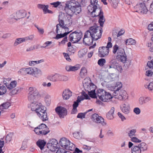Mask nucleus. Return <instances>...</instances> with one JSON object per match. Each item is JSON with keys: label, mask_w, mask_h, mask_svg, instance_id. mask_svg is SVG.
Returning a JSON list of instances; mask_svg holds the SVG:
<instances>
[{"label": "nucleus", "mask_w": 153, "mask_h": 153, "mask_svg": "<svg viewBox=\"0 0 153 153\" xmlns=\"http://www.w3.org/2000/svg\"><path fill=\"white\" fill-rule=\"evenodd\" d=\"M25 42L24 38H21L16 39L14 43V46H16L18 45Z\"/></svg>", "instance_id": "nucleus-33"}, {"label": "nucleus", "mask_w": 153, "mask_h": 153, "mask_svg": "<svg viewBox=\"0 0 153 153\" xmlns=\"http://www.w3.org/2000/svg\"><path fill=\"white\" fill-rule=\"evenodd\" d=\"M119 48L118 45H115L113 48V53L114 54H115L117 52Z\"/></svg>", "instance_id": "nucleus-47"}, {"label": "nucleus", "mask_w": 153, "mask_h": 153, "mask_svg": "<svg viewBox=\"0 0 153 153\" xmlns=\"http://www.w3.org/2000/svg\"><path fill=\"white\" fill-rule=\"evenodd\" d=\"M125 42L126 45H135L136 43L135 40L132 38H129L126 39Z\"/></svg>", "instance_id": "nucleus-32"}, {"label": "nucleus", "mask_w": 153, "mask_h": 153, "mask_svg": "<svg viewBox=\"0 0 153 153\" xmlns=\"http://www.w3.org/2000/svg\"><path fill=\"white\" fill-rule=\"evenodd\" d=\"M153 74V72L151 70H148L146 71V75L147 76H151Z\"/></svg>", "instance_id": "nucleus-61"}, {"label": "nucleus", "mask_w": 153, "mask_h": 153, "mask_svg": "<svg viewBox=\"0 0 153 153\" xmlns=\"http://www.w3.org/2000/svg\"><path fill=\"white\" fill-rule=\"evenodd\" d=\"M113 95L115 98L120 100H126L128 97L126 91L123 90H116L113 93Z\"/></svg>", "instance_id": "nucleus-10"}, {"label": "nucleus", "mask_w": 153, "mask_h": 153, "mask_svg": "<svg viewBox=\"0 0 153 153\" xmlns=\"http://www.w3.org/2000/svg\"><path fill=\"white\" fill-rule=\"evenodd\" d=\"M17 84V81L14 80L11 82L9 85H6L7 88L9 90H11L16 86Z\"/></svg>", "instance_id": "nucleus-31"}, {"label": "nucleus", "mask_w": 153, "mask_h": 153, "mask_svg": "<svg viewBox=\"0 0 153 153\" xmlns=\"http://www.w3.org/2000/svg\"><path fill=\"white\" fill-rule=\"evenodd\" d=\"M46 143V142L44 140H39L36 142L37 146L40 148L41 151L44 149V146Z\"/></svg>", "instance_id": "nucleus-27"}, {"label": "nucleus", "mask_w": 153, "mask_h": 153, "mask_svg": "<svg viewBox=\"0 0 153 153\" xmlns=\"http://www.w3.org/2000/svg\"><path fill=\"white\" fill-rule=\"evenodd\" d=\"M42 153H53V152H52L51 150H45V149H43L42 150H41Z\"/></svg>", "instance_id": "nucleus-63"}, {"label": "nucleus", "mask_w": 153, "mask_h": 153, "mask_svg": "<svg viewBox=\"0 0 153 153\" xmlns=\"http://www.w3.org/2000/svg\"><path fill=\"white\" fill-rule=\"evenodd\" d=\"M55 111L60 118H63L67 114L66 109L62 107L58 106L55 109Z\"/></svg>", "instance_id": "nucleus-17"}, {"label": "nucleus", "mask_w": 153, "mask_h": 153, "mask_svg": "<svg viewBox=\"0 0 153 153\" xmlns=\"http://www.w3.org/2000/svg\"><path fill=\"white\" fill-rule=\"evenodd\" d=\"M7 89L6 87L0 85V95H2L6 92Z\"/></svg>", "instance_id": "nucleus-38"}, {"label": "nucleus", "mask_w": 153, "mask_h": 153, "mask_svg": "<svg viewBox=\"0 0 153 153\" xmlns=\"http://www.w3.org/2000/svg\"><path fill=\"white\" fill-rule=\"evenodd\" d=\"M9 19H14L16 20H18V19L16 17V14H13L10 15V16H9Z\"/></svg>", "instance_id": "nucleus-57"}, {"label": "nucleus", "mask_w": 153, "mask_h": 153, "mask_svg": "<svg viewBox=\"0 0 153 153\" xmlns=\"http://www.w3.org/2000/svg\"><path fill=\"white\" fill-rule=\"evenodd\" d=\"M82 36L81 31L78 30L71 33L69 36V40L74 43L78 42L80 40Z\"/></svg>", "instance_id": "nucleus-9"}, {"label": "nucleus", "mask_w": 153, "mask_h": 153, "mask_svg": "<svg viewBox=\"0 0 153 153\" xmlns=\"http://www.w3.org/2000/svg\"><path fill=\"white\" fill-rule=\"evenodd\" d=\"M59 143L61 147L67 150H73L75 147L74 144L65 137H62Z\"/></svg>", "instance_id": "nucleus-8"}, {"label": "nucleus", "mask_w": 153, "mask_h": 153, "mask_svg": "<svg viewBox=\"0 0 153 153\" xmlns=\"http://www.w3.org/2000/svg\"><path fill=\"white\" fill-rule=\"evenodd\" d=\"M98 117V115L97 114H94L91 116V119L92 121L96 122Z\"/></svg>", "instance_id": "nucleus-50"}, {"label": "nucleus", "mask_w": 153, "mask_h": 153, "mask_svg": "<svg viewBox=\"0 0 153 153\" xmlns=\"http://www.w3.org/2000/svg\"><path fill=\"white\" fill-rule=\"evenodd\" d=\"M34 131L37 134L42 136L46 135L50 131L45 124L42 123L35 128Z\"/></svg>", "instance_id": "nucleus-7"}, {"label": "nucleus", "mask_w": 153, "mask_h": 153, "mask_svg": "<svg viewBox=\"0 0 153 153\" xmlns=\"http://www.w3.org/2000/svg\"><path fill=\"white\" fill-rule=\"evenodd\" d=\"M16 15L18 20L25 17L26 16V13L25 10H20L16 12Z\"/></svg>", "instance_id": "nucleus-23"}, {"label": "nucleus", "mask_w": 153, "mask_h": 153, "mask_svg": "<svg viewBox=\"0 0 153 153\" xmlns=\"http://www.w3.org/2000/svg\"><path fill=\"white\" fill-rule=\"evenodd\" d=\"M120 109L122 112L125 114H128L130 111V107L129 103L125 102L120 106Z\"/></svg>", "instance_id": "nucleus-19"}, {"label": "nucleus", "mask_w": 153, "mask_h": 153, "mask_svg": "<svg viewBox=\"0 0 153 153\" xmlns=\"http://www.w3.org/2000/svg\"><path fill=\"white\" fill-rule=\"evenodd\" d=\"M98 117V115L97 114H94L91 116V119L92 121L96 122Z\"/></svg>", "instance_id": "nucleus-48"}, {"label": "nucleus", "mask_w": 153, "mask_h": 153, "mask_svg": "<svg viewBox=\"0 0 153 153\" xmlns=\"http://www.w3.org/2000/svg\"><path fill=\"white\" fill-rule=\"evenodd\" d=\"M96 123H101L103 126H105L106 125V123L104 121V119L99 115Z\"/></svg>", "instance_id": "nucleus-35"}, {"label": "nucleus", "mask_w": 153, "mask_h": 153, "mask_svg": "<svg viewBox=\"0 0 153 153\" xmlns=\"http://www.w3.org/2000/svg\"><path fill=\"white\" fill-rule=\"evenodd\" d=\"M136 7L138 9V10H137L136 12L142 14H146L148 11L145 4L143 2L137 4L136 5Z\"/></svg>", "instance_id": "nucleus-14"}, {"label": "nucleus", "mask_w": 153, "mask_h": 153, "mask_svg": "<svg viewBox=\"0 0 153 153\" xmlns=\"http://www.w3.org/2000/svg\"><path fill=\"white\" fill-rule=\"evenodd\" d=\"M64 10L66 14H61L59 21L63 25L70 26L72 23L71 17L74 14L76 15L80 13L81 11V5L75 0H70L67 1L65 4Z\"/></svg>", "instance_id": "nucleus-1"}, {"label": "nucleus", "mask_w": 153, "mask_h": 153, "mask_svg": "<svg viewBox=\"0 0 153 153\" xmlns=\"http://www.w3.org/2000/svg\"><path fill=\"white\" fill-rule=\"evenodd\" d=\"M33 68H23L20 69L18 71V73L19 74L22 75H25L27 74L33 75Z\"/></svg>", "instance_id": "nucleus-20"}, {"label": "nucleus", "mask_w": 153, "mask_h": 153, "mask_svg": "<svg viewBox=\"0 0 153 153\" xmlns=\"http://www.w3.org/2000/svg\"><path fill=\"white\" fill-rule=\"evenodd\" d=\"M39 95L28 94V99L31 102H35L38 98Z\"/></svg>", "instance_id": "nucleus-30"}, {"label": "nucleus", "mask_w": 153, "mask_h": 153, "mask_svg": "<svg viewBox=\"0 0 153 153\" xmlns=\"http://www.w3.org/2000/svg\"><path fill=\"white\" fill-rule=\"evenodd\" d=\"M72 95V92L69 89H65L63 92L62 97L64 100L68 99Z\"/></svg>", "instance_id": "nucleus-21"}, {"label": "nucleus", "mask_w": 153, "mask_h": 153, "mask_svg": "<svg viewBox=\"0 0 153 153\" xmlns=\"http://www.w3.org/2000/svg\"><path fill=\"white\" fill-rule=\"evenodd\" d=\"M45 102L46 105H49L51 102V99L50 96H47L45 97Z\"/></svg>", "instance_id": "nucleus-42"}, {"label": "nucleus", "mask_w": 153, "mask_h": 153, "mask_svg": "<svg viewBox=\"0 0 153 153\" xmlns=\"http://www.w3.org/2000/svg\"><path fill=\"white\" fill-rule=\"evenodd\" d=\"M85 113H79L77 116V118L82 119L85 117Z\"/></svg>", "instance_id": "nucleus-53"}, {"label": "nucleus", "mask_w": 153, "mask_h": 153, "mask_svg": "<svg viewBox=\"0 0 153 153\" xmlns=\"http://www.w3.org/2000/svg\"><path fill=\"white\" fill-rule=\"evenodd\" d=\"M119 2V0H114L110 3L111 5L115 9L117 8Z\"/></svg>", "instance_id": "nucleus-36"}, {"label": "nucleus", "mask_w": 153, "mask_h": 153, "mask_svg": "<svg viewBox=\"0 0 153 153\" xmlns=\"http://www.w3.org/2000/svg\"><path fill=\"white\" fill-rule=\"evenodd\" d=\"M43 62V60L42 59L40 60L37 61H30L29 62V64L30 66L34 65L39 63L40 62Z\"/></svg>", "instance_id": "nucleus-44"}, {"label": "nucleus", "mask_w": 153, "mask_h": 153, "mask_svg": "<svg viewBox=\"0 0 153 153\" xmlns=\"http://www.w3.org/2000/svg\"><path fill=\"white\" fill-rule=\"evenodd\" d=\"M147 65L150 68H153V59L148 62Z\"/></svg>", "instance_id": "nucleus-56"}, {"label": "nucleus", "mask_w": 153, "mask_h": 153, "mask_svg": "<svg viewBox=\"0 0 153 153\" xmlns=\"http://www.w3.org/2000/svg\"><path fill=\"white\" fill-rule=\"evenodd\" d=\"M28 94L39 95V92L35 87H31L29 88Z\"/></svg>", "instance_id": "nucleus-24"}, {"label": "nucleus", "mask_w": 153, "mask_h": 153, "mask_svg": "<svg viewBox=\"0 0 153 153\" xmlns=\"http://www.w3.org/2000/svg\"><path fill=\"white\" fill-rule=\"evenodd\" d=\"M89 32L87 31L85 32L84 37L83 39V43L85 45L88 46L92 44L94 40L92 38Z\"/></svg>", "instance_id": "nucleus-13"}, {"label": "nucleus", "mask_w": 153, "mask_h": 153, "mask_svg": "<svg viewBox=\"0 0 153 153\" xmlns=\"http://www.w3.org/2000/svg\"><path fill=\"white\" fill-rule=\"evenodd\" d=\"M133 111L137 114H139L140 113V108L138 107L134 108Z\"/></svg>", "instance_id": "nucleus-60"}, {"label": "nucleus", "mask_w": 153, "mask_h": 153, "mask_svg": "<svg viewBox=\"0 0 153 153\" xmlns=\"http://www.w3.org/2000/svg\"><path fill=\"white\" fill-rule=\"evenodd\" d=\"M97 95L99 99L104 102H108L113 97L109 93L102 89H100L97 91Z\"/></svg>", "instance_id": "nucleus-6"}, {"label": "nucleus", "mask_w": 153, "mask_h": 153, "mask_svg": "<svg viewBox=\"0 0 153 153\" xmlns=\"http://www.w3.org/2000/svg\"><path fill=\"white\" fill-rule=\"evenodd\" d=\"M66 69L67 71H75L79 68V67L77 65L72 66L71 65H67L66 67Z\"/></svg>", "instance_id": "nucleus-28"}, {"label": "nucleus", "mask_w": 153, "mask_h": 153, "mask_svg": "<svg viewBox=\"0 0 153 153\" xmlns=\"http://www.w3.org/2000/svg\"><path fill=\"white\" fill-rule=\"evenodd\" d=\"M115 110L114 107H112L106 114V117L109 120H112L114 118L113 115Z\"/></svg>", "instance_id": "nucleus-26"}, {"label": "nucleus", "mask_w": 153, "mask_h": 153, "mask_svg": "<svg viewBox=\"0 0 153 153\" xmlns=\"http://www.w3.org/2000/svg\"><path fill=\"white\" fill-rule=\"evenodd\" d=\"M61 4L60 2L57 1L56 2H54L52 3H51V5H53V7H57Z\"/></svg>", "instance_id": "nucleus-55"}, {"label": "nucleus", "mask_w": 153, "mask_h": 153, "mask_svg": "<svg viewBox=\"0 0 153 153\" xmlns=\"http://www.w3.org/2000/svg\"><path fill=\"white\" fill-rule=\"evenodd\" d=\"M12 136L13 134L11 133H10L7 135L5 139L7 143L11 141Z\"/></svg>", "instance_id": "nucleus-46"}, {"label": "nucleus", "mask_w": 153, "mask_h": 153, "mask_svg": "<svg viewBox=\"0 0 153 153\" xmlns=\"http://www.w3.org/2000/svg\"><path fill=\"white\" fill-rule=\"evenodd\" d=\"M47 78L48 79L53 82L59 81V74L56 73L54 75L48 76Z\"/></svg>", "instance_id": "nucleus-22"}, {"label": "nucleus", "mask_w": 153, "mask_h": 153, "mask_svg": "<svg viewBox=\"0 0 153 153\" xmlns=\"http://www.w3.org/2000/svg\"><path fill=\"white\" fill-rule=\"evenodd\" d=\"M98 117V115L97 114H94L91 116V119L92 121L96 122Z\"/></svg>", "instance_id": "nucleus-49"}, {"label": "nucleus", "mask_w": 153, "mask_h": 153, "mask_svg": "<svg viewBox=\"0 0 153 153\" xmlns=\"http://www.w3.org/2000/svg\"><path fill=\"white\" fill-rule=\"evenodd\" d=\"M25 42L29 40H32L34 38V36L33 35H30L29 36L26 37H24Z\"/></svg>", "instance_id": "nucleus-58"}, {"label": "nucleus", "mask_w": 153, "mask_h": 153, "mask_svg": "<svg viewBox=\"0 0 153 153\" xmlns=\"http://www.w3.org/2000/svg\"><path fill=\"white\" fill-rule=\"evenodd\" d=\"M97 3V0H91L90 4L88 6L87 8L93 17H99V23L100 26L102 27L105 19L103 15V12Z\"/></svg>", "instance_id": "nucleus-2"}, {"label": "nucleus", "mask_w": 153, "mask_h": 153, "mask_svg": "<svg viewBox=\"0 0 153 153\" xmlns=\"http://www.w3.org/2000/svg\"><path fill=\"white\" fill-rule=\"evenodd\" d=\"M109 63V65L106 67L107 71L110 73L107 77L109 80L107 81L108 82L117 80L118 78V72L121 73L123 70L121 66L117 62L116 59L111 60Z\"/></svg>", "instance_id": "nucleus-3"}, {"label": "nucleus", "mask_w": 153, "mask_h": 153, "mask_svg": "<svg viewBox=\"0 0 153 153\" xmlns=\"http://www.w3.org/2000/svg\"><path fill=\"white\" fill-rule=\"evenodd\" d=\"M98 26L97 25H95L91 27L89 30L87 31L89 32L92 38L94 41L97 40L101 37L102 29V27L101 26Z\"/></svg>", "instance_id": "nucleus-5"}, {"label": "nucleus", "mask_w": 153, "mask_h": 153, "mask_svg": "<svg viewBox=\"0 0 153 153\" xmlns=\"http://www.w3.org/2000/svg\"><path fill=\"white\" fill-rule=\"evenodd\" d=\"M10 106V104L9 102L4 103L0 105V109L2 111V110L3 109L8 108Z\"/></svg>", "instance_id": "nucleus-34"}, {"label": "nucleus", "mask_w": 153, "mask_h": 153, "mask_svg": "<svg viewBox=\"0 0 153 153\" xmlns=\"http://www.w3.org/2000/svg\"><path fill=\"white\" fill-rule=\"evenodd\" d=\"M117 53L118 55L117 56V59L125 63L126 62L127 58L124 49L122 48H120L117 52Z\"/></svg>", "instance_id": "nucleus-12"}, {"label": "nucleus", "mask_w": 153, "mask_h": 153, "mask_svg": "<svg viewBox=\"0 0 153 153\" xmlns=\"http://www.w3.org/2000/svg\"><path fill=\"white\" fill-rule=\"evenodd\" d=\"M91 89H90V91L86 89V90L88 92V94L91 97L94 98H97V93H96L95 92V89L91 90Z\"/></svg>", "instance_id": "nucleus-29"}, {"label": "nucleus", "mask_w": 153, "mask_h": 153, "mask_svg": "<svg viewBox=\"0 0 153 153\" xmlns=\"http://www.w3.org/2000/svg\"><path fill=\"white\" fill-rule=\"evenodd\" d=\"M30 108L31 110L35 111L37 115L43 121L48 120L46 108L43 106L41 103L35 101L31 102Z\"/></svg>", "instance_id": "nucleus-4"}, {"label": "nucleus", "mask_w": 153, "mask_h": 153, "mask_svg": "<svg viewBox=\"0 0 153 153\" xmlns=\"http://www.w3.org/2000/svg\"><path fill=\"white\" fill-rule=\"evenodd\" d=\"M83 100V97L82 96L78 97L77 100L76 101H74L73 104V108L71 112L72 114H74L77 112V110L76 108L78 106L79 103Z\"/></svg>", "instance_id": "nucleus-18"}, {"label": "nucleus", "mask_w": 153, "mask_h": 153, "mask_svg": "<svg viewBox=\"0 0 153 153\" xmlns=\"http://www.w3.org/2000/svg\"><path fill=\"white\" fill-rule=\"evenodd\" d=\"M69 32H65L63 34H58L56 35L55 38L56 39H59L63 37L66 36L67 35H68L69 33Z\"/></svg>", "instance_id": "nucleus-40"}, {"label": "nucleus", "mask_w": 153, "mask_h": 153, "mask_svg": "<svg viewBox=\"0 0 153 153\" xmlns=\"http://www.w3.org/2000/svg\"><path fill=\"white\" fill-rule=\"evenodd\" d=\"M63 54L64 57L69 62H70L71 61V60L70 58V57L68 54L65 53H64Z\"/></svg>", "instance_id": "nucleus-62"}, {"label": "nucleus", "mask_w": 153, "mask_h": 153, "mask_svg": "<svg viewBox=\"0 0 153 153\" xmlns=\"http://www.w3.org/2000/svg\"><path fill=\"white\" fill-rule=\"evenodd\" d=\"M68 79V77L67 76L59 74V81L66 82Z\"/></svg>", "instance_id": "nucleus-39"}, {"label": "nucleus", "mask_w": 153, "mask_h": 153, "mask_svg": "<svg viewBox=\"0 0 153 153\" xmlns=\"http://www.w3.org/2000/svg\"><path fill=\"white\" fill-rule=\"evenodd\" d=\"M146 144L143 142L137 145H134L131 149L132 153H141V151H144L147 149Z\"/></svg>", "instance_id": "nucleus-11"}, {"label": "nucleus", "mask_w": 153, "mask_h": 153, "mask_svg": "<svg viewBox=\"0 0 153 153\" xmlns=\"http://www.w3.org/2000/svg\"><path fill=\"white\" fill-rule=\"evenodd\" d=\"M109 50L105 47L102 46L99 48L98 55L101 57H104L107 56L109 53Z\"/></svg>", "instance_id": "nucleus-16"}, {"label": "nucleus", "mask_w": 153, "mask_h": 153, "mask_svg": "<svg viewBox=\"0 0 153 153\" xmlns=\"http://www.w3.org/2000/svg\"><path fill=\"white\" fill-rule=\"evenodd\" d=\"M145 87L146 88H148L149 90H153V81L150 82L149 85H145Z\"/></svg>", "instance_id": "nucleus-45"}, {"label": "nucleus", "mask_w": 153, "mask_h": 153, "mask_svg": "<svg viewBox=\"0 0 153 153\" xmlns=\"http://www.w3.org/2000/svg\"><path fill=\"white\" fill-rule=\"evenodd\" d=\"M117 114L122 121H123L124 120H126L125 117L120 112H118Z\"/></svg>", "instance_id": "nucleus-59"}, {"label": "nucleus", "mask_w": 153, "mask_h": 153, "mask_svg": "<svg viewBox=\"0 0 153 153\" xmlns=\"http://www.w3.org/2000/svg\"><path fill=\"white\" fill-rule=\"evenodd\" d=\"M151 99L149 97H140L139 100V102L140 105H142L150 101Z\"/></svg>", "instance_id": "nucleus-25"}, {"label": "nucleus", "mask_w": 153, "mask_h": 153, "mask_svg": "<svg viewBox=\"0 0 153 153\" xmlns=\"http://www.w3.org/2000/svg\"><path fill=\"white\" fill-rule=\"evenodd\" d=\"M131 140L133 142L135 143H140L141 142V140L138 139L137 138L134 137L131 138Z\"/></svg>", "instance_id": "nucleus-51"}, {"label": "nucleus", "mask_w": 153, "mask_h": 153, "mask_svg": "<svg viewBox=\"0 0 153 153\" xmlns=\"http://www.w3.org/2000/svg\"><path fill=\"white\" fill-rule=\"evenodd\" d=\"M62 24H61V23H59V24H58L56 25V31L57 33L60 32V31H59L60 30L59 29L60 27L62 28Z\"/></svg>", "instance_id": "nucleus-52"}, {"label": "nucleus", "mask_w": 153, "mask_h": 153, "mask_svg": "<svg viewBox=\"0 0 153 153\" xmlns=\"http://www.w3.org/2000/svg\"><path fill=\"white\" fill-rule=\"evenodd\" d=\"M87 70L86 68L85 67H82L81 69L80 74V76L83 77V76H85L87 74Z\"/></svg>", "instance_id": "nucleus-43"}, {"label": "nucleus", "mask_w": 153, "mask_h": 153, "mask_svg": "<svg viewBox=\"0 0 153 153\" xmlns=\"http://www.w3.org/2000/svg\"><path fill=\"white\" fill-rule=\"evenodd\" d=\"M136 130L135 129H133L130 131L128 133V136L130 137L131 138L135 136V133H136Z\"/></svg>", "instance_id": "nucleus-41"}, {"label": "nucleus", "mask_w": 153, "mask_h": 153, "mask_svg": "<svg viewBox=\"0 0 153 153\" xmlns=\"http://www.w3.org/2000/svg\"><path fill=\"white\" fill-rule=\"evenodd\" d=\"M115 87L117 88L116 90H120V88H122V84L121 82H117L116 84Z\"/></svg>", "instance_id": "nucleus-54"}, {"label": "nucleus", "mask_w": 153, "mask_h": 153, "mask_svg": "<svg viewBox=\"0 0 153 153\" xmlns=\"http://www.w3.org/2000/svg\"><path fill=\"white\" fill-rule=\"evenodd\" d=\"M148 29L150 31L153 30V22H152L148 26Z\"/></svg>", "instance_id": "nucleus-64"}, {"label": "nucleus", "mask_w": 153, "mask_h": 153, "mask_svg": "<svg viewBox=\"0 0 153 153\" xmlns=\"http://www.w3.org/2000/svg\"><path fill=\"white\" fill-rule=\"evenodd\" d=\"M57 144V141L56 139H52L50 140L47 143V148L52 152H55L56 149H58Z\"/></svg>", "instance_id": "nucleus-15"}, {"label": "nucleus", "mask_w": 153, "mask_h": 153, "mask_svg": "<svg viewBox=\"0 0 153 153\" xmlns=\"http://www.w3.org/2000/svg\"><path fill=\"white\" fill-rule=\"evenodd\" d=\"M106 63V60L105 59L101 58L98 60L97 63L100 67H103Z\"/></svg>", "instance_id": "nucleus-37"}]
</instances>
